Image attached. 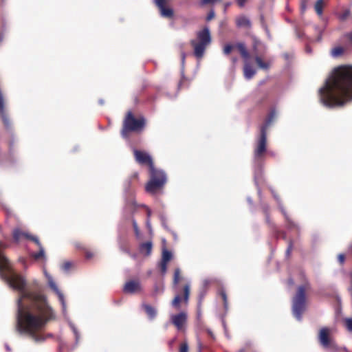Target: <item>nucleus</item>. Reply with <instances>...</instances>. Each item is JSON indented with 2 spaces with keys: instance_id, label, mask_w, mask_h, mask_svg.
I'll return each mask as SVG.
<instances>
[{
  "instance_id": "1",
  "label": "nucleus",
  "mask_w": 352,
  "mask_h": 352,
  "mask_svg": "<svg viewBox=\"0 0 352 352\" xmlns=\"http://www.w3.org/2000/svg\"><path fill=\"white\" fill-rule=\"evenodd\" d=\"M8 245L0 241V277L12 289L19 292L17 299L16 331L22 336L36 343H42L52 333L45 334L43 329L55 314L49 305L46 297L28 287L26 280L15 273L9 259L3 250Z\"/></svg>"
},
{
  "instance_id": "2",
  "label": "nucleus",
  "mask_w": 352,
  "mask_h": 352,
  "mask_svg": "<svg viewBox=\"0 0 352 352\" xmlns=\"http://www.w3.org/2000/svg\"><path fill=\"white\" fill-rule=\"evenodd\" d=\"M320 102L327 108L341 107L352 101V66L336 68L318 89Z\"/></svg>"
},
{
  "instance_id": "3",
  "label": "nucleus",
  "mask_w": 352,
  "mask_h": 352,
  "mask_svg": "<svg viewBox=\"0 0 352 352\" xmlns=\"http://www.w3.org/2000/svg\"><path fill=\"white\" fill-rule=\"evenodd\" d=\"M275 117L276 111L273 109L270 111L264 124L261 127L260 135L254 150V180L261 200L262 193L258 187V183L262 179V166L265 155L267 152V129L274 122Z\"/></svg>"
},
{
  "instance_id": "4",
  "label": "nucleus",
  "mask_w": 352,
  "mask_h": 352,
  "mask_svg": "<svg viewBox=\"0 0 352 352\" xmlns=\"http://www.w3.org/2000/svg\"><path fill=\"white\" fill-rule=\"evenodd\" d=\"M44 274L46 278L47 279V283L49 287L51 288V289L56 294V295L58 297L59 301L61 305V309H62V313L65 317V318L67 320L68 324L72 331L74 338H75V345H78L80 341V333L77 329V327L75 326V324L69 320L67 312V306L66 302L65 300L64 295L59 290L58 286L56 285V283L54 282L52 276L46 271L44 270Z\"/></svg>"
},
{
  "instance_id": "5",
  "label": "nucleus",
  "mask_w": 352,
  "mask_h": 352,
  "mask_svg": "<svg viewBox=\"0 0 352 352\" xmlns=\"http://www.w3.org/2000/svg\"><path fill=\"white\" fill-rule=\"evenodd\" d=\"M196 38L190 41V45L194 48V55L197 59H201L204 54L206 47L212 42L210 28L204 26L202 30L196 34Z\"/></svg>"
},
{
  "instance_id": "6",
  "label": "nucleus",
  "mask_w": 352,
  "mask_h": 352,
  "mask_svg": "<svg viewBox=\"0 0 352 352\" xmlns=\"http://www.w3.org/2000/svg\"><path fill=\"white\" fill-rule=\"evenodd\" d=\"M150 179L145 186L146 192L154 193L157 190L162 188L167 182V176L166 173L152 166L149 168Z\"/></svg>"
},
{
  "instance_id": "7",
  "label": "nucleus",
  "mask_w": 352,
  "mask_h": 352,
  "mask_svg": "<svg viewBox=\"0 0 352 352\" xmlns=\"http://www.w3.org/2000/svg\"><path fill=\"white\" fill-rule=\"evenodd\" d=\"M306 309V293L305 287L300 285L298 287L297 292L292 299V314L298 320L301 321L302 314Z\"/></svg>"
},
{
  "instance_id": "8",
  "label": "nucleus",
  "mask_w": 352,
  "mask_h": 352,
  "mask_svg": "<svg viewBox=\"0 0 352 352\" xmlns=\"http://www.w3.org/2000/svg\"><path fill=\"white\" fill-rule=\"evenodd\" d=\"M145 118L140 117L135 118L131 111H129L123 122V127L121 131L122 136L127 138L129 131H140L145 126Z\"/></svg>"
},
{
  "instance_id": "9",
  "label": "nucleus",
  "mask_w": 352,
  "mask_h": 352,
  "mask_svg": "<svg viewBox=\"0 0 352 352\" xmlns=\"http://www.w3.org/2000/svg\"><path fill=\"white\" fill-rule=\"evenodd\" d=\"M241 57L244 60L243 74L246 80H250L256 74V70L250 65L249 60L250 58V53L247 50L246 46L244 43L239 42L236 44Z\"/></svg>"
},
{
  "instance_id": "10",
  "label": "nucleus",
  "mask_w": 352,
  "mask_h": 352,
  "mask_svg": "<svg viewBox=\"0 0 352 352\" xmlns=\"http://www.w3.org/2000/svg\"><path fill=\"white\" fill-rule=\"evenodd\" d=\"M329 330L327 327H323L320 330L319 342L320 344L329 352H340L342 350L348 352L346 347L339 346L333 340L329 338Z\"/></svg>"
},
{
  "instance_id": "11",
  "label": "nucleus",
  "mask_w": 352,
  "mask_h": 352,
  "mask_svg": "<svg viewBox=\"0 0 352 352\" xmlns=\"http://www.w3.org/2000/svg\"><path fill=\"white\" fill-rule=\"evenodd\" d=\"M131 179L125 181L124 183V192L125 196V209L128 210L130 212H133L137 205L133 199L134 192L131 189Z\"/></svg>"
},
{
  "instance_id": "12",
  "label": "nucleus",
  "mask_w": 352,
  "mask_h": 352,
  "mask_svg": "<svg viewBox=\"0 0 352 352\" xmlns=\"http://www.w3.org/2000/svg\"><path fill=\"white\" fill-rule=\"evenodd\" d=\"M270 190H271L273 197L277 202L278 208L280 209V212H282V214H283V216L285 217L287 229L288 230H291L292 229H296L297 231H299V230H300L299 226L296 223H295L289 217L288 214L287 213L285 209L284 208V207L283 206V204H282L281 200H280V197H278V195L275 192V191L272 188H271Z\"/></svg>"
},
{
  "instance_id": "13",
  "label": "nucleus",
  "mask_w": 352,
  "mask_h": 352,
  "mask_svg": "<svg viewBox=\"0 0 352 352\" xmlns=\"http://www.w3.org/2000/svg\"><path fill=\"white\" fill-rule=\"evenodd\" d=\"M133 154L135 161L138 164L141 165L147 164L149 168L154 165L152 157L148 153L134 148Z\"/></svg>"
},
{
  "instance_id": "14",
  "label": "nucleus",
  "mask_w": 352,
  "mask_h": 352,
  "mask_svg": "<svg viewBox=\"0 0 352 352\" xmlns=\"http://www.w3.org/2000/svg\"><path fill=\"white\" fill-rule=\"evenodd\" d=\"M173 257V253L164 247L162 250L161 261L158 264L162 275L164 276L166 274L168 263Z\"/></svg>"
},
{
  "instance_id": "15",
  "label": "nucleus",
  "mask_w": 352,
  "mask_h": 352,
  "mask_svg": "<svg viewBox=\"0 0 352 352\" xmlns=\"http://www.w3.org/2000/svg\"><path fill=\"white\" fill-rule=\"evenodd\" d=\"M159 8L160 14L162 17L171 19L173 17L174 11L172 8L166 6V0H154Z\"/></svg>"
},
{
  "instance_id": "16",
  "label": "nucleus",
  "mask_w": 352,
  "mask_h": 352,
  "mask_svg": "<svg viewBox=\"0 0 352 352\" xmlns=\"http://www.w3.org/2000/svg\"><path fill=\"white\" fill-rule=\"evenodd\" d=\"M142 290V286L140 280H131L124 284L123 287V292L125 294H133L136 292H139Z\"/></svg>"
},
{
  "instance_id": "17",
  "label": "nucleus",
  "mask_w": 352,
  "mask_h": 352,
  "mask_svg": "<svg viewBox=\"0 0 352 352\" xmlns=\"http://www.w3.org/2000/svg\"><path fill=\"white\" fill-rule=\"evenodd\" d=\"M187 316L184 312L171 316V322L178 330H181L186 322Z\"/></svg>"
},
{
  "instance_id": "18",
  "label": "nucleus",
  "mask_w": 352,
  "mask_h": 352,
  "mask_svg": "<svg viewBox=\"0 0 352 352\" xmlns=\"http://www.w3.org/2000/svg\"><path fill=\"white\" fill-rule=\"evenodd\" d=\"M21 236H25L26 239L33 240L36 236L32 235L28 232H22L20 229L16 228L13 230V239L14 241L19 242Z\"/></svg>"
},
{
  "instance_id": "19",
  "label": "nucleus",
  "mask_w": 352,
  "mask_h": 352,
  "mask_svg": "<svg viewBox=\"0 0 352 352\" xmlns=\"http://www.w3.org/2000/svg\"><path fill=\"white\" fill-rule=\"evenodd\" d=\"M153 243L151 241L142 243L139 246L140 252L146 256L151 255L152 252Z\"/></svg>"
},
{
  "instance_id": "20",
  "label": "nucleus",
  "mask_w": 352,
  "mask_h": 352,
  "mask_svg": "<svg viewBox=\"0 0 352 352\" xmlns=\"http://www.w3.org/2000/svg\"><path fill=\"white\" fill-rule=\"evenodd\" d=\"M32 241L38 245V247L39 248V252L32 253V256L34 257L36 260L39 259L41 258H44L45 257V250H44V248L42 246L39 239H38V237L35 236L34 238H33Z\"/></svg>"
},
{
  "instance_id": "21",
  "label": "nucleus",
  "mask_w": 352,
  "mask_h": 352,
  "mask_svg": "<svg viewBox=\"0 0 352 352\" xmlns=\"http://www.w3.org/2000/svg\"><path fill=\"white\" fill-rule=\"evenodd\" d=\"M142 307L144 308L150 320H153L157 316V310L153 306L148 304L143 303Z\"/></svg>"
},
{
  "instance_id": "22",
  "label": "nucleus",
  "mask_w": 352,
  "mask_h": 352,
  "mask_svg": "<svg viewBox=\"0 0 352 352\" xmlns=\"http://www.w3.org/2000/svg\"><path fill=\"white\" fill-rule=\"evenodd\" d=\"M236 24L239 28H247L251 27L250 20L245 16L241 15L236 18Z\"/></svg>"
},
{
  "instance_id": "23",
  "label": "nucleus",
  "mask_w": 352,
  "mask_h": 352,
  "mask_svg": "<svg viewBox=\"0 0 352 352\" xmlns=\"http://www.w3.org/2000/svg\"><path fill=\"white\" fill-rule=\"evenodd\" d=\"M323 4L324 0H317L314 5V9L316 10V12L319 16L322 15Z\"/></svg>"
},
{
  "instance_id": "24",
  "label": "nucleus",
  "mask_w": 352,
  "mask_h": 352,
  "mask_svg": "<svg viewBox=\"0 0 352 352\" xmlns=\"http://www.w3.org/2000/svg\"><path fill=\"white\" fill-rule=\"evenodd\" d=\"M344 52V49L341 46H337L331 49L330 54L333 58H337L341 56Z\"/></svg>"
},
{
  "instance_id": "25",
  "label": "nucleus",
  "mask_w": 352,
  "mask_h": 352,
  "mask_svg": "<svg viewBox=\"0 0 352 352\" xmlns=\"http://www.w3.org/2000/svg\"><path fill=\"white\" fill-rule=\"evenodd\" d=\"M254 59L258 67L264 70L268 69L270 67L269 63L263 62L259 56L256 55Z\"/></svg>"
},
{
  "instance_id": "26",
  "label": "nucleus",
  "mask_w": 352,
  "mask_h": 352,
  "mask_svg": "<svg viewBox=\"0 0 352 352\" xmlns=\"http://www.w3.org/2000/svg\"><path fill=\"white\" fill-rule=\"evenodd\" d=\"M0 116L1 117V119H2V121L3 122L5 127L8 130H9L11 128V123H10V121L8 117L6 114L5 111L3 112L2 113H1Z\"/></svg>"
},
{
  "instance_id": "27",
  "label": "nucleus",
  "mask_w": 352,
  "mask_h": 352,
  "mask_svg": "<svg viewBox=\"0 0 352 352\" xmlns=\"http://www.w3.org/2000/svg\"><path fill=\"white\" fill-rule=\"evenodd\" d=\"M180 279V269L176 268L174 272V276H173V286L176 287Z\"/></svg>"
},
{
  "instance_id": "28",
  "label": "nucleus",
  "mask_w": 352,
  "mask_h": 352,
  "mask_svg": "<svg viewBox=\"0 0 352 352\" xmlns=\"http://www.w3.org/2000/svg\"><path fill=\"white\" fill-rule=\"evenodd\" d=\"M261 207H262V209H263L264 213L265 214L266 221H267V223H270V215H269L270 207H269L268 204H261Z\"/></svg>"
},
{
  "instance_id": "29",
  "label": "nucleus",
  "mask_w": 352,
  "mask_h": 352,
  "mask_svg": "<svg viewBox=\"0 0 352 352\" xmlns=\"http://www.w3.org/2000/svg\"><path fill=\"white\" fill-rule=\"evenodd\" d=\"M351 15V10L349 9L344 10L342 13H340L338 16V18L340 21H345L349 16Z\"/></svg>"
},
{
  "instance_id": "30",
  "label": "nucleus",
  "mask_w": 352,
  "mask_h": 352,
  "mask_svg": "<svg viewBox=\"0 0 352 352\" xmlns=\"http://www.w3.org/2000/svg\"><path fill=\"white\" fill-rule=\"evenodd\" d=\"M184 300L186 302H188V298H189V294H190V285L189 284H186L184 286Z\"/></svg>"
},
{
  "instance_id": "31",
  "label": "nucleus",
  "mask_w": 352,
  "mask_h": 352,
  "mask_svg": "<svg viewBox=\"0 0 352 352\" xmlns=\"http://www.w3.org/2000/svg\"><path fill=\"white\" fill-rule=\"evenodd\" d=\"M220 294L222 297V299H223V306H224V308L226 310L228 309V298H227V295H226V293L224 290H221L220 292Z\"/></svg>"
},
{
  "instance_id": "32",
  "label": "nucleus",
  "mask_w": 352,
  "mask_h": 352,
  "mask_svg": "<svg viewBox=\"0 0 352 352\" xmlns=\"http://www.w3.org/2000/svg\"><path fill=\"white\" fill-rule=\"evenodd\" d=\"M132 223H133V229H134V232H135V236H136L137 238H139L140 236V230L138 228V223H137L135 219H132Z\"/></svg>"
},
{
  "instance_id": "33",
  "label": "nucleus",
  "mask_w": 352,
  "mask_h": 352,
  "mask_svg": "<svg viewBox=\"0 0 352 352\" xmlns=\"http://www.w3.org/2000/svg\"><path fill=\"white\" fill-rule=\"evenodd\" d=\"M160 219L161 221L162 226L164 227V229L168 230V227L166 224V216L164 214H161L160 215Z\"/></svg>"
},
{
  "instance_id": "34",
  "label": "nucleus",
  "mask_w": 352,
  "mask_h": 352,
  "mask_svg": "<svg viewBox=\"0 0 352 352\" xmlns=\"http://www.w3.org/2000/svg\"><path fill=\"white\" fill-rule=\"evenodd\" d=\"M292 249H293V242L292 240H290L289 242L288 246L287 248L286 252H285V255L287 257H289L290 256Z\"/></svg>"
},
{
  "instance_id": "35",
  "label": "nucleus",
  "mask_w": 352,
  "mask_h": 352,
  "mask_svg": "<svg viewBox=\"0 0 352 352\" xmlns=\"http://www.w3.org/2000/svg\"><path fill=\"white\" fill-rule=\"evenodd\" d=\"M232 47H233L231 44H226L223 47V53L226 55L229 54L231 52Z\"/></svg>"
},
{
  "instance_id": "36",
  "label": "nucleus",
  "mask_w": 352,
  "mask_h": 352,
  "mask_svg": "<svg viewBox=\"0 0 352 352\" xmlns=\"http://www.w3.org/2000/svg\"><path fill=\"white\" fill-rule=\"evenodd\" d=\"M181 300V297L177 295L172 301V305L175 307H179V303Z\"/></svg>"
},
{
  "instance_id": "37",
  "label": "nucleus",
  "mask_w": 352,
  "mask_h": 352,
  "mask_svg": "<svg viewBox=\"0 0 352 352\" xmlns=\"http://www.w3.org/2000/svg\"><path fill=\"white\" fill-rule=\"evenodd\" d=\"M71 267H72V263L69 261H67L62 265L61 268L63 270L67 272L69 270Z\"/></svg>"
},
{
  "instance_id": "38",
  "label": "nucleus",
  "mask_w": 352,
  "mask_h": 352,
  "mask_svg": "<svg viewBox=\"0 0 352 352\" xmlns=\"http://www.w3.org/2000/svg\"><path fill=\"white\" fill-rule=\"evenodd\" d=\"M260 43H261V41L258 39H257L256 37L253 38L252 47H253V50L254 51V52L256 54V48Z\"/></svg>"
},
{
  "instance_id": "39",
  "label": "nucleus",
  "mask_w": 352,
  "mask_h": 352,
  "mask_svg": "<svg viewBox=\"0 0 352 352\" xmlns=\"http://www.w3.org/2000/svg\"><path fill=\"white\" fill-rule=\"evenodd\" d=\"M188 345L187 342H184L181 344L179 352H188Z\"/></svg>"
},
{
  "instance_id": "40",
  "label": "nucleus",
  "mask_w": 352,
  "mask_h": 352,
  "mask_svg": "<svg viewBox=\"0 0 352 352\" xmlns=\"http://www.w3.org/2000/svg\"><path fill=\"white\" fill-rule=\"evenodd\" d=\"M346 328L349 331H352V318L346 319Z\"/></svg>"
},
{
  "instance_id": "41",
  "label": "nucleus",
  "mask_w": 352,
  "mask_h": 352,
  "mask_svg": "<svg viewBox=\"0 0 352 352\" xmlns=\"http://www.w3.org/2000/svg\"><path fill=\"white\" fill-rule=\"evenodd\" d=\"M221 0H201L200 1V5L201 6H204L206 4H208V3H215L216 1H220Z\"/></svg>"
},
{
  "instance_id": "42",
  "label": "nucleus",
  "mask_w": 352,
  "mask_h": 352,
  "mask_svg": "<svg viewBox=\"0 0 352 352\" xmlns=\"http://www.w3.org/2000/svg\"><path fill=\"white\" fill-rule=\"evenodd\" d=\"M214 16H215V12H214V11L213 10H211L208 12V15H207V16H206V20H207V21H210L211 19H212L214 17Z\"/></svg>"
},
{
  "instance_id": "43",
  "label": "nucleus",
  "mask_w": 352,
  "mask_h": 352,
  "mask_svg": "<svg viewBox=\"0 0 352 352\" xmlns=\"http://www.w3.org/2000/svg\"><path fill=\"white\" fill-rule=\"evenodd\" d=\"M307 0H301L300 9L302 12H304L307 9Z\"/></svg>"
},
{
  "instance_id": "44",
  "label": "nucleus",
  "mask_w": 352,
  "mask_h": 352,
  "mask_svg": "<svg viewBox=\"0 0 352 352\" xmlns=\"http://www.w3.org/2000/svg\"><path fill=\"white\" fill-rule=\"evenodd\" d=\"M344 37L347 38L351 43H352V31L346 33L344 34Z\"/></svg>"
},
{
  "instance_id": "45",
  "label": "nucleus",
  "mask_w": 352,
  "mask_h": 352,
  "mask_svg": "<svg viewBox=\"0 0 352 352\" xmlns=\"http://www.w3.org/2000/svg\"><path fill=\"white\" fill-rule=\"evenodd\" d=\"M204 296H205V292H200V294L199 295V302H198L199 307L201 305V301H202L203 298H204Z\"/></svg>"
},
{
  "instance_id": "46",
  "label": "nucleus",
  "mask_w": 352,
  "mask_h": 352,
  "mask_svg": "<svg viewBox=\"0 0 352 352\" xmlns=\"http://www.w3.org/2000/svg\"><path fill=\"white\" fill-rule=\"evenodd\" d=\"M236 1L240 8H243L247 1V0H236Z\"/></svg>"
},
{
  "instance_id": "47",
  "label": "nucleus",
  "mask_w": 352,
  "mask_h": 352,
  "mask_svg": "<svg viewBox=\"0 0 352 352\" xmlns=\"http://www.w3.org/2000/svg\"><path fill=\"white\" fill-rule=\"evenodd\" d=\"M322 30H319V35H318V36H317V38H316V41H317L318 42H320V41H322Z\"/></svg>"
},
{
  "instance_id": "48",
  "label": "nucleus",
  "mask_w": 352,
  "mask_h": 352,
  "mask_svg": "<svg viewBox=\"0 0 352 352\" xmlns=\"http://www.w3.org/2000/svg\"><path fill=\"white\" fill-rule=\"evenodd\" d=\"M338 261L340 263H343L344 261V256L342 254H339L338 256Z\"/></svg>"
},
{
  "instance_id": "49",
  "label": "nucleus",
  "mask_w": 352,
  "mask_h": 352,
  "mask_svg": "<svg viewBox=\"0 0 352 352\" xmlns=\"http://www.w3.org/2000/svg\"><path fill=\"white\" fill-rule=\"evenodd\" d=\"M336 299L338 304L341 305L342 299L341 297L338 294H336Z\"/></svg>"
},
{
  "instance_id": "50",
  "label": "nucleus",
  "mask_w": 352,
  "mask_h": 352,
  "mask_svg": "<svg viewBox=\"0 0 352 352\" xmlns=\"http://www.w3.org/2000/svg\"><path fill=\"white\" fill-rule=\"evenodd\" d=\"M181 56H182V66H184V61H185V58H186L185 52H182Z\"/></svg>"
},
{
  "instance_id": "51",
  "label": "nucleus",
  "mask_w": 352,
  "mask_h": 352,
  "mask_svg": "<svg viewBox=\"0 0 352 352\" xmlns=\"http://www.w3.org/2000/svg\"><path fill=\"white\" fill-rule=\"evenodd\" d=\"M143 206L145 207V206ZM146 212H147V219H150V217H151V211L146 206Z\"/></svg>"
},
{
  "instance_id": "52",
  "label": "nucleus",
  "mask_w": 352,
  "mask_h": 352,
  "mask_svg": "<svg viewBox=\"0 0 352 352\" xmlns=\"http://www.w3.org/2000/svg\"><path fill=\"white\" fill-rule=\"evenodd\" d=\"M146 226H147L148 229L149 230H151V224L150 219H147L146 221Z\"/></svg>"
},
{
  "instance_id": "53",
  "label": "nucleus",
  "mask_w": 352,
  "mask_h": 352,
  "mask_svg": "<svg viewBox=\"0 0 352 352\" xmlns=\"http://www.w3.org/2000/svg\"><path fill=\"white\" fill-rule=\"evenodd\" d=\"M94 254L93 253L90 252H86V257L87 258H91V257H93Z\"/></svg>"
},
{
  "instance_id": "54",
  "label": "nucleus",
  "mask_w": 352,
  "mask_h": 352,
  "mask_svg": "<svg viewBox=\"0 0 352 352\" xmlns=\"http://www.w3.org/2000/svg\"><path fill=\"white\" fill-rule=\"evenodd\" d=\"M247 201L248 202V204L250 205V206H252L253 205V200L252 199V198L250 197H247Z\"/></svg>"
},
{
  "instance_id": "55",
  "label": "nucleus",
  "mask_w": 352,
  "mask_h": 352,
  "mask_svg": "<svg viewBox=\"0 0 352 352\" xmlns=\"http://www.w3.org/2000/svg\"><path fill=\"white\" fill-rule=\"evenodd\" d=\"M19 261L23 264H25V259L23 257H21L19 258Z\"/></svg>"
},
{
  "instance_id": "56",
  "label": "nucleus",
  "mask_w": 352,
  "mask_h": 352,
  "mask_svg": "<svg viewBox=\"0 0 352 352\" xmlns=\"http://www.w3.org/2000/svg\"><path fill=\"white\" fill-rule=\"evenodd\" d=\"M207 333H208L209 336H210L212 338H214V335H213V333L212 331L210 330V329H207Z\"/></svg>"
},
{
  "instance_id": "57",
  "label": "nucleus",
  "mask_w": 352,
  "mask_h": 352,
  "mask_svg": "<svg viewBox=\"0 0 352 352\" xmlns=\"http://www.w3.org/2000/svg\"><path fill=\"white\" fill-rule=\"evenodd\" d=\"M132 258L133 259H135L137 258V254H132L130 252V254H129Z\"/></svg>"
},
{
  "instance_id": "58",
  "label": "nucleus",
  "mask_w": 352,
  "mask_h": 352,
  "mask_svg": "<svg viewBox=\"0 0 352 352\" xmlns=\"http://www.w3.org/2000/svg\"><path fill=\"white\" fill-rule=\"evenodd\" d=\"M33 284H34V286L35 287H36V288H37V287H38V282L36 280H34L33 281Z\"/></svg>"
},
{
  "instance_id": "59",
  "label": "nucleus",
  "mask_w": 352,
  "mask_h": 352,
  "mask_svg": "<svg viewBox=\"0 0 352 352\" xmlns=\"http://www.w3.org/2000/svg\"><path fill=\"white\" fill-rule=\"evenodd\" d=\"M306 52L307 53H311V49L309 47H306Z\"/></svg>"
},
{
  "instance_id": "60",
  "label": "nucleus",
  "mask_w": 352,
  "mask_h": 352,
  "mask_svg": "<svg viewBox=\"0 0 352 352\" xmlns=\"http://www.w3.org/2000/svg\"><path fill=\"white\" fill-rule=\"evenodd\" d=\"M122 250L128 254H130V251L127 249L122 248Z\"/></svg>"
},
{
  "instance_id": "61",
  "label": "nucleus",
  "mask_w": 352,
  "mask_h": 352,
  "mask_svg": "<svg viewBox=\"0 0 352 352\" xmlns=\"http://www.w3.org/2000/svg\"><path fill=\"white\" fill-rule=\"evenodd\" d=\"M138 177V173H134L132 176H131V178H137Z\"/></svg>"
},
{
  "instance_id": "62",
  "label": "nucleus",
  "mask_w": 352,
  "mask_h": 352,
  "mask_svg": "<svg viewBox=\"0 0 352 352\" xmlns=\"http://www.w3.org/2000/svg\"><path fill=\"white\" fill-rule=\"evenodd\" d=\"M286 238H287V234H286V233H285V232H283V239H286Z\"/></svg>"
},
{
  "instance_id": "63",
  "label": "nucleus",
  "mask_w": 352,
  "mask_h": 352,
  "mask_svg": "<svg viewBox=\"0 0 352 352\" xmlns=\"http://www.w3.org/2000/svg\"><path fill=\"white\" fill-rule=\"evenodd\" d=\"M175 341V339H173L172 340H170L169 342V345H172L174 343Z\"/></svg>"
},
{
  "instance_id": "64",
  "label": "nucleus",
  "mask_w": 352,
  "mask_h": 352,
  "mask_svg": "<svg viewBox=\"0 0 352 352\" xmlns=\"http://www.w3.org/2000/svg\"><path fill=\"white\" fill-rule=\"evenodd\" d=\"M99 103L100 104H104V100L102 99L99 100Z\"/></svg>"
}]
</instances>
